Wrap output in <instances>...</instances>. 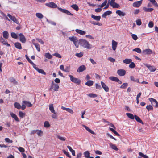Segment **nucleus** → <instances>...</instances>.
<instances>
[{
  "instance_id": "nucleus-3",
  "label": "nucleus",
  "mask_w": 158,
  "mask_h": 158,
  "mask_svg": "<svg viewBox=\"0 0 158 158\" xmlns=\"http://www.w3.org/2000/svg\"><path fill=\"white\" fill-rule=\"evenodd\" d=\"M69 77L70 78V80L72 82L78 85L80 84L81 83V81L78 78L74 77L73 76L69 75Z\"/></svg>"
},
{
  "instance_id": "nucleus-22",
  "label": "nucleus",
  "mask_w": 158,
  "mask_h": 158,
  "mask_svg": "<svg viewBox=\"0 0 158 158\" xmlns=\"http://www.w3.org/2000/svg\"><path fill=\"white\" fill-rule=\"evenodd\" d=\"M22 104H25L27 107H31L32 105L29 102L26 101H23L22 102Z\"/></svg>"
},
{
  "instance_id": "nucleus-52",
  "label": "nucleus",
  "mask_w": 158,
  "mask_h": 158,
  "mask_svg": "<svg viewBox=\"0 0 158 158\" xmlns=\"http://www.w3.org/2000/svg\"><path fill=\"white\" fill-rule=\"evenodd\" d=\"M62 151H63V153L66 155V156H67L69 158H71V156L69 154V153L68 152H67L64 150H62Z\"/></svg>"
},
{
  "instance_id": "nucleus-19",
  "label": "nucleus",
  "mask_w": 158,
  "mask_h": 158,
  "mask_svg": "<svg viewBox=\"0 0 158 158\" xmlns=\"http://www.w3.org/2000/svg\"><path fill=\"white\" fill-rule=\"evenodd\" d=\"M82 126L89 132H90L92 134H93V135L95 134V132L94 131H92L91 130L89 127H88L87 126H86L85 125H82Z\"/></svg>"
},
{
  "instance_id": "nucleus-40",
  "label": "nucleus",
  "mask_w": 158,
  "mask_h": 158,
  "mask_svg": "<svg viewBox=\"0 0 158 158\" xmlns=\"http://www.w3.org/2000/svg\"><path fill=\"white\" fill-rule=\"evenodd\" d=\"M49 109L52 113H54L55 111L53 106V104H51L49 105Z\"/></svg>"
},
{
  "instance_id": "nucleus-4",
  "label": "nucleus",
  "mask_w": 158,
  "mask_h": 158,
  "mask_svg": "<svg viewBox=\"0 0 158 158\" xmlns=\"http://www.w3.org/2000/svg\"><path fill=\"white\" fill-rule=\"evenodd\" d=\"M57 9L63 13H65L68 15L71 16H73V14L71 13L69 11L66 9H63L59 7H58Z\"/></svg>"
},
{
  "instance_id": "nucleus-17",
  "label": "nucleus",
  "mask_w": 158,
  "mask_h": 158,
  "mask_svg": "<svg viewBox=\"0 0 158 158\" xmlns=\"http://www.w3.org/2000/svg\"><path fill=\"white\" fill-rule=\"evenodd\" d=\"M9 80L10 82L14 85H17L18 84V82L13 77H10L9 78Z\"/></svg>"
},
{
  "instance_id": "nucleus-11",
  "label": "nucleus",
  "mask_w": 158,
  "mask_h": 158,
  "mask_svg": "<svg viewBox=\"0 0 158 158\" xmlns=\"http://www.w3.org/2000/svg\"><path fill=\"white\" fill-rule=\"evenodd\" d=\"M101 83L102 87L104 89V90L106 92H108L109 91V88L108 87L103 81H101Z\"/></svg>"
},
{
  "instance_id": "nucleus-37",
  "label": "nucleus",
  "mask_w": 158,
  "mask_h": 158,
  "mask_svg": "<svg viewBox=\"0 0 158 158\" xmlns=\"http://www.w3.org/2000/svg\"><path fill=\"white\" fill-rule=\"evenodd\" d=\"M126 114L131 119H134V116L132 114L127 113Z\"/></svg>"
},
{
  "instance_id": "nucleus-39",
  "label": "nucleus",
  "mask_w": 158,
  "mask_h": 158,
  "mask_svg": "<svg viewBox=\"0 0 158 158\" xmlns=\"http://www.w3.org/2000/svg\"><path fill=\"white\" fill-rule=\"evenodd\" d=\"M36 70L39 73H40L43 75H46V73L44 71V70L42 69H40L39 68H36Z\"/></svg>"
},
{
  "instance_id": "nucleus-59",
  "label": "nucleus",
  "mask_w": 158,
  "mask_h": 158,
  "mask_svg": "<svg viewBox=\"0 0 158 158\" xmlns=\"http://www.w3.org/2000/svg\"><path fill=\"white\" fill-rule=\"evenodd\" d=\"M52 55L58 58H61V56L60 55L57 53H53L52 54Z\"/></svg>"
},
{
  "instance_id": "nucleus-23",
  "label": "nucleus",
  "mask_w": 158,
  "mask_h": 158,
  "mask_svg": "<svg viewBox=\"0 0 158 158\" xmlns=\"http://www.w3.org/2000/svg\"><path fill=\"white\" fill-rule=\"evenodd\" d=\"M112 13V12L110 11H106L102 15V17L104 18H106V16L110 15Z\"/></svg>"
},
{
  "instance_id": "nucleus-21",
  "label": "nucleus",
  "mask_w": 158,
  "mask_h": 158,
  "mask_svg": "<svg viewBox=\"0 0 158 158\" xmlns=\"http://www.w3.org/2000/svg\"><path fill=\"white\" fill-rule=\"evenodd\" d=\"M143 52L145 54L149 55L152 53V51L149 49H147L144 50Z\"/></svg>"
},
{
  "instance_id": "nucleus-62",
  "label": "nucleus",
  "mask_w": 158,
  "mask_h": 158,
  "mask_svg": "<svg viewBox=\"0 0 158 158\" xmlns=\"http://www.w3.org/2000/svg\"><path fill=\"white\" fill-rule=\"evenodd\" d=\"M131 37L132 39L135 40H136L138 39V37L137 35H136L135 34H132L131 35Z\"/></svg>"
},
{
  "instance_id": "nucleus-7",
  "label": "nucleus",
  "mask_w": 158,
  "mask_h": 158,
  "mask_svg": "<svg viewBox=\"0 0 158 158\" xmlns=\"http://www.w3.org/2000/svg\"><path fill=\"white\" fill-rule=\"evenodd\" d=\"M19 35L20 41L23 43H25L26 42V39L24 36L21 33H19Z\"/></svg>"
},
{
  "instance_id": "nucleus-5",
  "label": "nucleus",
  "mask_w": 158,
  "mask_h": 158,
  "mask_svg": "<svg viewBox=\"0 0 158 158\" xmlns=\"http://www.w3.org/2000/svg\"><path fill=\"white\" fill-rule=\"evenodd\" d=\"M149 99L152 105H155L156 107H158V102L156 99L152 98H149Z\"/></svg>"
},
{
  "instance_id": "nucleus-9",
  "label": "nucleus",
  "mask_w": 158,
  "mask_h": 158,
  "mask_svg": "<svg viewBox=\"0 0 158 158\" xmlns=\"http://www.w3.org/2000/svg\"><path fill=\"white\" fill-rule=\"evenodd\" d=\"M47 6L49 7H51L52 8H55L57 7V5L56 4L53 2H51L49 3H47L46 4Z\"/></svg>"
},
{
  "instance_id": "nucleus-10",
  "label": "nucleus",
  "mask_w": 158,
  "mask_h": 158,
  "mask_svg": "<svg viewBox=\"0 0 158 158\" xmlns=\"http://www.w3.org/2000/svg\"><path fill=\"white\" fill-rule=\"evenodd\" d=\"M142 2V0L136 1L133 4V6L135 7H139L141 5Z\"/></svg>"
},
{
  "instance_id": "nucleus-30",
  "label": "nucleus",
  "mask_w": 158,
  "mask_h": 158,
  "mask_svg": "<svg viewBox=\"0 0 158 158\" xmlns=\"http://www.w3.org/2000/svg\"><path fill=\"white\" fill-rule=\"evenodd\" d=\"M91 17L95 20L97 21H99L101 19V16H95L93 15H91Z\"/></svg>"
},
{
  "instance_id": "nucleus-29",
  "label": "nucleus",
  "mask_w": 158,
  "mask_h": 158,
  "mask_svg": "<svg viewBox=\"0 0 158 158\" xmlns=\"http://www.w3.org/2000/svg\"><path fill=\"white\" fill-rule=\"evenodd\" d=\"M9 35V33L7 31H3V37L5 39H7L8 38Z\"/></svg>"
},
{
  "instance_id": "nucleus-44",
  "label": "nucleus",
  "mask_w": 158,
  "mask_h": 158,
  "mask_svg": "<svg viewBox=\"0 0 158 158\" xmlns=\"http://www.w3.org/2000/svg\"><path fill=\"white\" fill-rule=\"evenodd\" d=\"M90 153L88 151H85L84 152V156L86 158H88L90 156Z\"/></svg>"
},
{
  "instance_id": "nucleus-35",
  "label": "nucleus",
  "mask_w": 158,
  "mask_h": 158,
  "mask_svg": "<svg viewBox=\"0 0 158 158\" xmlns=\"http://www.w3.org/2000/svg\"><path fill=\"white\" fill-rule=\"evenodd\" d=\"M132 60L131 59H126L123 61V62L127 64H128L132 62Z\"/></svg>"
},
{
  "instance_id": "nucleus-2",
  "label": "nucleus",
  "mask_w": 158,
  "mask_h": 158,
  "mask_svg": "<svg viewBox=\"0 0 158 158\" xmlns=\"http://www.w3.org/2000/svg\"><path fill=\"white\" fill-rule=\"evenodd\" d=\"M69 39L71 41H72L75 46L77 48H78L79 47V45L78 44V40L77 38L75 36H73L69 37Z\"/></svg>"
},
{
  "instance_id": "nucleus-18",
  "label": "nucleus",
  "mask_w": 158,
  "mask_h": 158,
  "mask_svg": "<svg viewBox=\"0 0 158 158\" xmlns=\"http://www.w3.org/2000/svg\"><path fill=\"white\" fill-rule=\"evenodd\" d=\"M52 85H53V89L54 90V91H58V90L59 89V85L54 83V82L53 81Z\"/></svg>"
},
{
  "instance_id": "nucleus-13",
  "label": "nucleus",
  "mask_w": 158,
  "mask_h": 158,
  "mask_svg": "<svg viewBox=\"0 0 158 158\" xmlns=\"http://www.w3.org/2000/svg\"><path fill=\"white\" fill-rule=\"evenodd\" d=\"M0 41L1 43L3 44V45H6L7 47L10 46V45L8 44L2 37H0Z\"/></svg>"
},
{
  "instance_id": "nucleus-12",
  "label": "nucleus",
  "mask_w": 158,
  "mask_h": 158,
  "mask_svg": "<svg viewBox=\"0 0 158 158\" xmlns=\"http://www.w3.org/2000/svg\"><path fill=\"white\" fill-rule=\"evenodd\" d=\"M86 67L84 65H82L79 67L77 70L78 72H81L86 69Z\"/></svg>"
},
{
  "instance_id": "nucleus-61",
  "label": "nucleus",
  "mask_w": 158,
  "mask_h": 158,
  "mask_svg": "<svg viewBox=\"0 0 158 158\" xmlns=\"http://www.w3.org/2000/svg\"><path fill=\"white\" fill-rule=\"evenodd\" d=\"M19 115L20 118H22L25 116V114L22 111H19Z\"/></svg>"
},
{
  "instance_id": "nucleus-64",
  "label": "nucleus",
  "mask_w": 158,
  "mask_h": 158,
  "mask_svg": "<svg viewBox=\"0 0 158 158\" xmlns=\"http://www.w3.org/2000/svg\"><path fill=\"white\" fill-rule=\"evenodd\" d=\"M154 24L152 22L150 21L148 24L149 27L151 28L153 26Z\"/></svg>"
},
{
  "instance_id": "nucleus-34",
  "label": "nucleus",
  "mask_w": 158,
  "mask_h": 158,
  "mask_svg": "<svg viewBox=\"0 0 158 158\" xmlns=\"http://www.w3.org/2000/svg\"><path fill=\"white\" fill-rule=\"evenodd\" d=\"M67 148H68L69 150V151L71 152L72 153V154L73 156H75V151L74 150L72 149V148L69 146H67Z\"/></svg>"
},
{
  "instance_id": "nucleus-36",
  "label": "nucleus",
  "mask_w": 158,
  "mask_h": 158,
  "mask_svg": "<svg viewBox=\"0 0 158 158\" xmlns=\"http://www.w3.org/2000/svg\"><path fill=\"white\" fill-rule=\"evenodd\" d=\"M94 83V82L92 81L89 80L85 83L86 85L89 86H92Z\"/></svg>"
},
{
  "instance_id": "nucleus-8",
  "label": "nucleus",
  "mask_w": 158,
  "mask_h": 158,
  "mask_svg": "<svg viewBox=\"0 0 158 158\" xmlns=\"http://www.w3.org/2000/svg\"><path fill=\"white\" fill-rule=\"evenodd\" d=\"M117 74L120 76H124L126 73V71L123 69H120L117 70Z\"/></svg>"
},
{
  "instance_id": "nucleus-25",
  "label": "nucleus",
  "mask_w": 158,
  "mask_h": 158,
  "mask_svg": "<svg viewBox=\"0 0 158 158\" xmlns=\"http://www.w3.org/2000/svg\"><path fill=\"white\" fill-rule=\"evenodd\" d=\"M7 16L9 17L10 19L13 21L15 23H17V20L15 17L12 16L9 13L7 14Z\"/></svg>"
},
{
  "instance_id": "nucleus-49",
  "label": "nucleus",
  "mask_w": 158,
  "mask_h": 158,
  "mask_svg": "<svg viewBox=\"0 0 158 158\" xmlns=\"http://www.w3.org/2000/svg\"><path fill=\"white\" fill-rule=\"evenodd\" d=\"M37 130L36 132L37 134L39 136H41L43 135V131L41 130Z\"/></svg>"
},
{
  "instance_id": "nucleus-58",
  "label": "nucleus",
  "mask_w": 158,
  "mask_h": 158,
  "mask_svg": "<svg viewBox=\"0 0 158 158\" xmlns=\"http://www.w3.org/2000/svg\"><path fill=\"white\" fill-rule=\"evenodd\" d=\"M57 137L58 139H59L60 140L64 141L65 140L66 138L64 137H61L59 135H57Z\"/></svg>"
},
{
  "instance_id": "nucleus-54",
  "label": "nucleus",
  "mask_w": 158,
  "mask_h": 158,
  "mask_svg": "<svg viewBox=\"0 0 158 158\" xmlns=\"http://www.w3.org/2000/svg\"><path fill=\"white\" fill-rule=\"evenodd\" d=\"M133 51L136 52L137 53H140L141 52V49L139 48H137L133 49Z\"/></svg>"
},
{
  "instance_id": "nucleus-41",
  "label": "nucleus",
  "mask_w": 158,
  "mask_h": 158,
  "mask_svg": "<svg viewBox=\"0 0 158 158\" xmlns=\"http://www.w3.org/2000/svg\"><path fill=\"white\" fill-rule=\"evenodd\" d=\"M71 7L73 8L76 11H78L79 10V7L76 4H73L71 5Z\"/></svg>"
},
{
  "instance_id": "nucleus-1",
  "label": "nucleus",
  "mask_w": 158,
  "mask_h": 158,
  "mask_svg": "<svg viewBox=\"0 0 158 158\" xmlns=\"http://www.w3.org/2000/svg\"><path fill=\"white\" fill-rule=\"evenodd\" d=\"M79 44L85 48L90 49L92 48V45L86 40L81 39L79 40Z\"/></svg>"
},
{
  "instance_id": "nucleus-14",
  "label": "nucleus",
  "mask_w": 158,
  "mask_h": 158,
  "mask_svg": "<svg viewBox=\"0 0 158 158\" xmlns=\"http://www.w3.org/2000/svg\"><path fill=\"white\" fill-rule=\"evenodd\" d=\"M10 114L12 118H13L17 122L19 121L18 117L15 114H14L13 112H10Z\"/></svg>"
},
{
  "instance_id": "nucleus-56",
  "label": "nucleus",
  "mask_w": 158,
  "mask_h": 158,
  "mask_svg": "<svg viewBox=\"0 0 158 158\" xmlns=\"http://www.w3.org/2000/svg\"><path fill=\"white\" fill-rule=\"evenodd\" d=\"M139 154L140 156L143 157L144 158H148V157L147 156L144 155L143 153L141 152H139Z\"/></svg>"
},
{
  "instance_id": "nucleus-38",
  "label": "nucleus",
  "mask_w": 158,
  "mask_h": 158,
  "mask_svg": "<svg viewBox=\"0 0 158 158\" xmlns=\"http://www.w3.org/2000/svg\"><path fill=\"white\" fill-rule=\"evenodd\" d=\"M52 55H51L49 53H45L44 55L48 59H51L52 58Z\"/></svg>"
},
{
  "instance_id": "nucleus-55",
  "label": "nucleus",
  "mask_w": 158,
  "mask_h": 158,
  "mask_svg": "<svg viewBox=\"0 0 158 158\" xmlns=\"http://www.w3.org/2000/svg\"><path fill=\"white\" fill-rule=\"evenodd\" d=\"M44 126L45 127L48 128L50 126V125L48 122L46 121L44 123Z\"/></svg>"
},
{
  "instance_id": "nucleus-28",
  "label": "nucleus",
  "mask_w": 158,
  "mask_h": 158,
  "mask_svg": "<svg viewBox=\"0 0 158 158\" xmlns=\"http://www.w3.org/2000/svg\"><path fill=\"white\" fill-rule=\"evenodd\" d=\"M15 46L17 49H22L21 44L19 42H16L14 44Z\"/></svg>"
},
{
  "instance_id": "nucleus-33",
  "label": "nucleus",
  "mask_w": 158,
  "mask_h": 158,
  "mask_svg": "<svg viewBox=\"0 0 158 158\" xmlns=\"http://www.w3.org/2000/svg\"><path fill=\"white\" fill-rule=\"evenodd\" d=\"M143 9L146 12H151L152 11L154 10L152 8H147L146 7H143Z\"/></svg>"
},
{
  "instance_id": "nucleus-24",
  "label": "nucleus",
  "mask_w": 158,
  "mask_h": 158,
  "mask_svg": "<svg viewBox=\"0 0 158 158\" xmlns=\"http://www.w3.org/2000/svg\"><path fill=\"white\" fill-rule=\"evenodd\" d=\"M116 13L120 16H124L126 15L124 12L121 11L120 10H117L116 12Z\"/></svg>"
},
{
  "instance_id": "nucleus-51",
  "label": "nucleus",
  "mask_w": 158,
  "mask_h": 158,
  "mask_svg": "<svg viewBox=\"0 0 158 158\" xmlns=\"http://www.w3.org/2000/svg\"><path fill=\"white\" fill-rule=\"evenodd\" d=\"M47 22H48L49 23H50L52 25L55 26L56 25V23L52 21L49 20L48 19H46Z\"/></svg>"
},
{
  "instance_id": "nucleus-32",
  "label": "nucleus",
  "mask_w": 158,
  "mask_h": 158,
  "mask_svg": "<svg viewBox=\"0 0 158 158\" xmlns=\"http://www.w3.org/2000/svg\"><path fill=\"white\" fill-rule=\"evenodd\" d=\"M33 44L35 46L37 50L38 51H40V47L39 44L37 43H36L35 42H33Z\"/></svg>"
},
{
  "instance_id": "nucleus-15",
  "label": "nucleus",
  "mask_w": 158,
  "mask_h": 158,
  "mask_svg": "<svg viewBox=\"0 0 158 158\" xmlns=\"http://www.w3.org/2000/svg\"><path fill=\"white\" fill-rule=\"evenodd\" d=\"M118 43L114 40L112 41V48L113 50L115 51L117 48Z\"/></svg>"
},
{
  "instance_id": "nucleus-57",
  "label": "nucleus",
  "mask_w": 158,
  "mask_h": 158,
  "mask_svg": "<svg viewBox=\"0 0 158 158\" xmlns=\"http://www.w3.org/2000/svg\"><path fill=\"white\" fill-rule=\"evenodd\" d=\"M88 96L91 98H95L97 97V95L91 93L88 94Z\"/></svg>"
},
{
  "instance_id": "nucleus-60",
  "label": "nucleus",
  "mask_w": 158,
  "mask_h": 158,
  "mask_svg": "<svg viewBox=\"0 0 158 158\" xmlns=\"http://www.w3.org/2000/svg\"><path fill=\"white\" fill-rule=\"evenodd\" d=\"M129 66L130 68H134L135 67V65L134 62H131V64L129 65Z\"/></svg>"
},
{
  "instance_id": "nucleus-53",
  "label": "nucleus",
  "mask_w": 158,
  "mask_h": 158,
  "mask_svg": "<svg viewBox=\"0 0 158 158\" xmlns=\"http://www.w3.org/2000/svg\"><path fill=\"white\" fill-rule=\"evenodd\" d=\"M128 83H123L120 86V88L122 89H125L128 85Z\"/></svg>"
},
{
  "instance_id": "nucleus-46",
  "label": "nucleus",
  "mask_w": 158,
  "mask_h": 158,
  "mask_svg": "<svg viewBox=\"0 0 158 158\" xmlns=\"http://www.w3.org/2000/svg\"><path fill=\"white\" fill-rule=\"evenodd\" d=\"M146 108L147 109L148 111L151 110H153V108L152 106L151 105H147L146 106Z\"/></svg>"
},
{
  "instance_id": "nucleus-42",
  "label": "nucleus",
  "mask_w": 158,
  "mask_h": 158,
  "mask_svg": "<svg viewBox=\"0 0 158 158\" xmlns=\"http://www.w3.org/2000/svg\"><path fill=\"white\" fill-rule=\"evenodd\" d=\"M113 8H118L120 7V6L118 4L116 3H114L112 5H110Z\"/></svg>"
},
{
  "instance_id": "nucleus-63",
  "label": "nucleus",
  "mask_w": 158,
  "mask_h": 158,
  "mask_svg": "<svg viewBox=\"0 0 158 158\" xmlns=\"http://www.w3.org/2000/svg\"><path fill=\"white\" fill-rule=\"evenodd\" d=\"M54 114L52 115V117L54 119H56L57 117V113L56 112H55L54 113H53Z\"/></svg>"
},
{
  "instance_id": "nucleus-45",
  "label": "nucleus",
  "mask_w": 158,
  "mask_h": 158,
  "mask_svg": "<svg viewBox=\"0 0 158 158\" xmlns=\"http://www.w3.org/2000/svg\"><path fill=\"white\" fill-rule=\"evenodd\" d=\"M110 147L111 148L117 151L118 150L116 146L114 144H113L112 143H110Z\"/></svg>"
},
{
  "instance_id": "nucleus-26",
  "label": "nucleus",
  "mask_w": 158,
  "mask_h": 158,
  "mask_svg": "<svg viewBox=\"0 0 158 158\" xmlns=\"http://www.w3.org/2000/svg\"><path fill=\"white\" fill-rule=\"evenodd\" d=\"M75 31L78 34L81 35H85L86 33V32L85 31L78 29H76Z\"/></svg>"
},
{
  "instance_id": "nucleus-47",
  "label": "nucleus",
  "mask_w": 158,
  "mask_h": 158,
  "mask_svg": "<svg viewBox=\"0 0 158 158\" xmlns=\"http://www.w3.org/2000/svg\"><path fill=\"white\" fill-rule=\"evenodd\" d=\"M36 16L38 18L40 19H42L43 17V15L40 13H37L36 14Z\"/></svg>"
},
{
  "instance_id": "nucleus-20",
  "label": "nucleus",
  "mask_w": 158,
  "mask_h": 158,
  "mask_svg": "<svg viewBox=\"0 0 158 158\" xmlns=\"http://www.w3.org/2000/svg\"><path fill=\"white\" fill-rule=\"evenodd\" d=\"M61 109L63 110H66L69 113L73 114V110L69 108H66L63 106L61 107Z\"/></svg>"
},
{
  "instance_id": "nucleus-50",
  "label": "nucleus",
  "mask_w": 158,
  "mask_h": 158,
  "mask_svg": "<svg viewBox=\"0 0 158 158\" xmlns=\"http://www.w3.org/2000/svg\"><path fill=\"white\" fill-rule=\"evenodd\" d=\"M11 36L14 39H17L18 36L14 32H11Z\"/></svg>"
},
{
  "instance_id": "nucleus-16",
  "label": "nucleus",
  "mask_w": 158,
  "mask_h": 158,
  "mask_svg": "<svg viewBox=\"0 0 158 158\" xmlns=\"http://www.w3.org/2000/svg\"><path fill=\"white\" fill-rule=\"evenodd\" d=\"M146 66L151 72H154L156 69V68L153 66L147 65Z\"/></svg>"
},
{
  "instance_id": "nucleus-31",
  "label": "nucleus",
  "mask_w": 158,
  "mask_h": 158,
  "mask_svg": "<svg viewBox=\"0 0 158 158\" xmlns=\"http://www.w3.org/2000/svg\"><path fill=\"white\" fill-rule=\"evenodd\" d=\"M134 118L137 121L141 123L142 124H143V123L140 118L137 116L136 115H134Z\"/></svg>"
},
{
  "instance_id": "nucleus-43",
  "label": "nucleus",
  "mask_w": 158,
  "mask_h": 158,
  "mask_svg": "<svg viewBox=\"0 0 158 158\" xmlns=\"http://www.w3.org/2000/svg\"><path fill=\"white\" fill-rule=\"evenodd\" d=\"M14 106L15 108L18 109H19L21 108V106L20 104L17 102H15L14 103Z\"/></svg>"
},
{
  "instance_id": "nucleus-48",
  "label": "nucleus",
  "mask_w": 158,
  "mask_h": 158,
  "mask_svg": "<svg viewBox=\"0 0 158 158\" xmlns=\"http://www.w3.org/2000/svg\"><path fill=\"white\" fill-rule=\"evenodd\" d=\"M83 55V53L82 52H80L79 53H76L75 54V56L78 58L81 57Z\"/></svg>"
},
{
  "instance_id": "nucleus-6",
  "label": "nucleus",
  "mask_w": 158,
  "mask_h": 158,
  "mask_svg": "<svg viewBox=\"0 0 158 158\" xmlns=\"http://www.w3.org/2000/svg\"><path fill=\"white\" fill-rule=\"evenodd\" d=\"M109 79L111 80L117 82L118 84H121L122 83V81L119 80L118 78L116 77L112 76L109 77Z\"/></svg>"
},
{
  "instance_id": "nucleus-27",
  "label": "nucleus",
  "mask_w": 158,
  "mask_h": 158,
  "mask_svg": "<svg viewBox=\"0 0 158 158\" xmlns=\"http://www.w3.org/2000/svg\"><path fill=\"white\" fill-rule=\"evenodd\" d=\"M130 80L134 82H135L138 83H140L139 82V79H135V78L132 76H131L130 77Z\"/></svg>"
}]
</instances>
